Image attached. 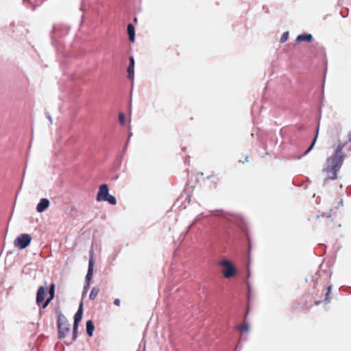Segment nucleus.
Returning <instances> with one entry per match:
<instances>
[{
  "label": "nucleus",
  "instance_id": "2",
  "mask_svg": "<svg viewBox=\"0 0 351 351\" xmlns=\"http://www.w3.org/2000/svg\"><path fill=\"white\" fill-rule=\"evenodd\" d=\"M96 199L97 202L106 201L112 205L117 204L116 198L109 194L108 186L106 184H101L99 188Z\"/></svg>",
  "mask_w": 351,
  "mask_h": 351
},
{
  "label": "nucleus",
  "instance_id": "1",
  "mask_svg": "<svg viewBox=\"0 0 351 351\" xmlns=\"http://www.w3.org/2000/svg\"><path fill=\"white\" fill-rule=\"evenodd\" d=\"M346 142L339 143L336 148L334 154L327 158L325 167L322 170L326 176L324 182L337 179V172L340 170L346 157L342 149L346 147Z\"/></svg>",
  "mask_w": 351,
  "mask_h": 351
},
{
  "label": "nucleus",
  "instance_id": "10",
  "mask_svg": "<svg viewBox=\"0 0 351 351\" xmlns=\"http://www.w3.org/2000/svg\"><path fill=\"white\" fill-rule=\"evenodd\" d=\"M49 297L46 300V301L43 304V308H45L50 302L53 299L55 294V284H51L50 285L49 291Z\"/></svg>",
  "mask_w": 351,
  "mask_h": 351
},
{
  "label": "nucleus",
  "instance_id": "17",
  "mask_svg": "<svg viewBox=\"0 0 351 351\" xmlns=\"http://www.w3.org/2000/svg\"><path fill=\"white\" fill-rule=\"evenodd\" d=\"M236 328L241 332H247L250 330V326L247 323H243L242 325L237 326Z\"/></svg>",
  "mask_w": 351,
  "mask_h": 351
},
{
  "label": "nucleus",
  "instance_id": "27",
  "mask_svg": "<svg viewBox=\"0 0 351 351\" xmlns=\"http://www.w3.org/2000/svg\"><path fill=\"white\" fill-rule=\"evenodd\" d=\"M245 162H247V161H248V157H247V156H246V157L245 158Z\"/></svg>",
  "mask_w": 351,
  "mask_h": 351
},
{
  "label": "nucleus",
  "instance_id": "20",
  "mask_svg": "<svg viewBox=\"0 0 351 351\" xmlns=\"http://www.w3.org/2000/svg\"><path fill=\"white\" fill-rule=\"evenodd\" d=\"M288 37H289L288 32L283 33V34L282 35L280 40V43H285L288 39Z\"/></svg>",
  "mask_w": 351,
  "mask_h": 351
},
{
  "label": "nucleus",
  "instance_id": "4",
  "mask_svg": "<svg viewBox=\"0 0 351 351\" xmlns=\"http://www.w3.org/2000/svg\"><path fill=\"white\" fill-rule=\"evenodd\" d=\"M218 265L223 268L221 273L225 278H230L237 273V269L230 261L222 260L218 263Z\"/></svg>",
  "mask_w": 351,
  "mask_h": 351
},
{
  "label": "nucleus",
  "instance_id": "5",
  "mask_svg": "<svg viewBox=\"0 0 351 351\" xmlns=\"http://www.w3.org/2000/svg\"><path fill=\"white\" fill-rule=\"evenodd\" d=\"M316 224L326 229H332L336 226L333 219H331V216L326 215H322L321 216L317 215L316 217Z\"/></svg>",
  "mask_w": 351,
  "mask_h": 351
},
{
  "label": "nucleus",
  "instance_id": "6",
  "mask_svg": "<svg viewBox=\"0 0 351 351\" xmlns=\"http://www.w3.org/2000/svg\"><path fill=\"white\" fill-rule=\"evenodd\" d=\"M83 315V304L80 303L78 310L74 316L72 341H75L77 337L78 324L81 321Z\"/></svg>",
  "mask_w": 351,
  "mask_h": 351
},
{
  "label": "nucleus",
  "instance_id": "15",
  "mask_svg": "<svg viewBox=\"0 0 351 351\" xmlns=\"http://www.w3.org/2000/svg\"><path fill=\"white\" fill-rule=\"evenodd\" d=\"M86 332H87V335L89 337H92L93 331H94V329H95L94 324H93V322L91 320H88L86 322Z\"/></svg>",
  "mask_w": 351,
  "mask_h": 351
},
{
  "label": "nucleus",
  "instance_id": "16",
  "mask_svg": "<svg viewBox=\"0 0 351 351\" xmlns=\"http://www.w3.org/2000/svg\"><path fill=\"white\" fill-rule=\"evenodd\" d=\"M99 291V287H93L90 293V295H89L90 299L92 300H95L97 298Z\"/></svg>",
  "mask_w": 351,
  "mask_h": 351
},
{
  "label": "nucleus",
  "instance_id": "23",
  "mask_svg": "<svg viewBox=\"0 0 351 351\" xmlns=\"http://www.w3.org/2000/svg\"><path fill=\"white\" fill-rule=\"evenodd\" d=\"M130 67H134V59L132 56L130 57Z\"/></svg>",
  "mask_w": 351,
  "mask_h": 351
},
{
  "label": "nucleus",
  "instance_id": "25",
  "mask_svg": "<svg viewBox=\"0 0 351 351\" xmlns=\"http://www.w3.org/2000/svg\"><path fill=\"white\" fill-rule=\"evenodd\" d=\"M338 206H343V203H342V199H340L339 200V202H338Z\"/></svg>",
  "mask_w": 351,
  "mask_h": 351
},
{
  "label": "nucleus",
  "instance_id": "7",
  "mask_svg": "<svg viewBox=\"0 0 351 351\" xmlns=\"http://www.w3.org/2000/svg\"><path fill=\"white\" fill-rule=\"evenodd\" d=\"M32 241V237L28 234H22L14 240V245L20 249L27 247Z\"/></svg>",
  "mask_w": 351,
  "mask_h": 351
},
{
  "label": "nucleus",
  "instance_id": "11",
  "mask_svg": "<svg viewBox=\"0 0 351 351\" xmlns=\"http://www.w3.org/2000/svg\"><path fill=\"white\" fill-rule=\"evenodd\" d=\"M128 34L129 40L131 43H134L135 40V28L132 23H129L127 27Z\"/></svg>",
  "mask_w": 351,
  "mask_h": 351
},
{
  "label": "nucleus",
  "instance_id": "21",
  "mask_svg": "<svg viewBox=\"0 0 351 351\" xmlns=\"http://www.w3.org/2000/svg\"><path fill=\"white\" fill-rule=\"evenodd\" d=\"M119 121L121 125H123L125 123V115L123 113H119Z\"/></svg>",
  "mask_w": 351,
  "mask_h": 351
},
{
  "label": "nucleus",
  "instance_id": "19",
  "mask_svg": "<svg viewBox=\"0 0 351 351\" xmlns=\"http://www.w3.org/2000/svg\"><path fill=\"white\" fill-rule=\"evenodd\" d=\"M128 77L130 80H133L134 78V67H130V66H128Z\"/></svg>",
  "mask_w": 351,
  "mask_h": 351
},
{
  "label": "nucleus",
  "instance_id": "18",
  "mask_svg": "<svg viewBox=\"0 0 351 351\" xmlns=\"http://www.w3.org/2000/svg\"><path fill=\"white\" fill-rule=\"evenodd\" d=\"M331 285H329L326 288L325 298L324 299V301L326 302H330V293L331 292Z\"/></svg>",
  "mask_w": 351,
  "mask_h": 351
},
{
  "label": "nucleus",
  "instance_id": "26",
  "mask_svg": "<svg viewBox=\"0 0 351 351\" xmlns=\"http://www.w3.org/2000/svg\"><path fill=\"white\" fill-rule=\"evenodd\" d=\"M314 303L315 305H319L321 303V301L316 300V301H315Z\"/></svg>",
  "mask_w": 351,
  "mask_h": 351
},
{
  "label": "nucleus",
  "instance_id": "13",
  "mask_svg": "<svg viewBox=\"0 0 351 351\" xmlns=\"http://www.w3.org/2000/svg\"><path fill=\"white\" fill-rule=\"evenodd\" d=\"M313 39V36L311 34H302L297 36L296 40L298 42L307 41L311 42Z\"/></svg>",
  "mask_w": 351,
  "mask_h": 351
},
{
  "label": "nucleus",
  "instance_id": "8",
  "mask_svg": "<svg viewBox=\"0 0 351 351\" xmlns=\"http://www.w3.org/2000/svg\"><path fill=\"white\" fill-rule=\"evenodd\" d=\"M49 201L46 198H43L40 199V202L36 206V210L38 213H43L49 206Z\"/></svg>",
  "mask_w": 351,
  "mask_h": 351
},
{
  "label": "nucleus",
  "instance_id": "9",
  "mask_svg": "<svg viewBox=\"0 0 351 351\" xmlns=\"http://www.w3.org/2000/svg\"><path fill=\"white\" fill-rule=\"evenodd\" d=\"M45 296V288L44 287H40L36 293V303L38 305H40L43 303Z\"/></svg>",
  "mask_w": 351,
  "mask_h": 351
},
{
  "label": "nucleus",
  "instance_id": "12",
  "mask_svg": "<svg viewBox=\"0 0 351 351\" xmlns=\"http://www.w3.org/2000/svg\"><path fill=\"white\" fill-rule=\"evenodd\" d=\"M93 261L90 259L88 263V272L86 276V280L87 281V287L89 286V281L93 277Z\"/></svg>",
  "mask_w": 351,
  "mask_h": 351
},
{
  "label": "nucleus",
  "instance_id": "22",
  "mask_svg": "<svg viewBox=\"0 0 351 351\" xmlns=\"http://www.w3.org/2000/svg\"><path fill=\"white\" fill-rule=\"evenodd\" d=\"M317 134H318V130H317ZM316 136H317V134H316ZM316 139H317V136H315V138H314V140H313V143H311V146L306 151V154H307L308 152H310L311 150V149L313 148V147L314 146V145L315 143Z\"/></svg>",
  "mask_w": 351,
  "mask_h": 351
},
{
  "label": "nucleus",
  "instance_id": "3",
  "mask_svg": "<svg viewBox=\"0 0 351 351\" xmlns=\"http://www.w3.org/2000/svg\"><path fill=\"white\" fill-rule=\"evenodd\" d=\"M57 325L58 338L64 339L70 332V324L66 317L61 313L58 316Z\"/></svg>",
  "mask_w": 351,
  "mask_h": 351
},
{
  "label": "nucleus",
  "instance_id": "14",
  "mask_svg": "<svg viewBox=\"0 0 351 351\" xmlns=\"http://www.w3.org/2000/svg\"><path fill=\"white\" fill-rule=\"evenodd\" d=\"M207 178L211 182L210 184V187H213V188H216L217 186V184L219 182V178L217 176H215V175H210V176H208Z\"/></svg>",
  "mask_w": 351,
  "mask_h": 351
},
{
  "label": "nucleus",
  "instance_id": "24",
  "mask_svg": "<svg viewBox=\"0 0 351 351\" xmlns=\"http://www.w3.org/2000/svg\"><path fill=\"white\" fill-rule=\"evenodd\" d=\"M120 304H121V301L119 299L117 298L114 300V304L119 306H120Z\"/></svg>",
  "mask_w": 351,
  "mask_h": 351
}]
</instances>
